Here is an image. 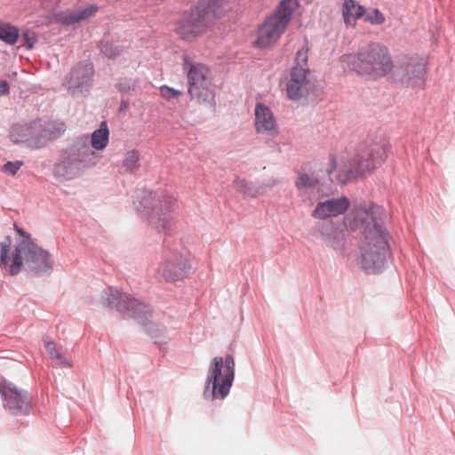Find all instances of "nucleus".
I'll use <instances>...</instances> for the list:
<instances>
[{
	"instance_id": "28",
	"label": "nucleus",
	"mask_w": 455,
	"mask_h": 455,
	"mask_svg": "<svg viewBox=\"0 0 455 455\" xmlns=\"http://www.w3.org/2000/svg\"><path fill=\"white\" fill-rule=\"evenodd\" d=\"M223 4L224 0H199L195 7L208 19L209 14L219 16L221 13Z\"/></svg>"
},
{
	"instance_id": "34",
	"label": "nucleus",
	"mask_w": 455,
	"mask_h": 455,
	"mask_svg": "<svg viewBox=\"0 0 455 455\" xmlns=\"http://www.w3.org/2000/svg\"><path fill=\"white\" fill-rule=\"evenodd\" d=\"M323 92V88L321 84L316 80H311L309 78L308 84L305 86L302 92L303 98H312L314 100L319 98Z\"/></svg>"
},
{
	"instance_id": "17",
	"label": "nucleus",
	"mask_w": 455,
	"mask_h": 455,
	"mask_svg": "<svg viewBox=\"0 0 455 455\" xmlns=\"http://www.w3.org/2000/svg\"><path fill=\"white\" fill-rule=\"evenodd\" d=\"M85 169L81 160L71 156L69 150L62 149L57 162L53 165V174L57 179L62 178L66 180L79 177Z\"/></svg>"
},
{
	"instance_id": "18",
	"label": "nucleus",
	"mask_w": 455,
	"mask_h": 455,
	"mask_svg": "<svg viewBox=\"0 0 455 455\" xmlns=\"http://www.w3.org/2000/svg\"><path fill=\"white\" fill-rule=\"evenodd\" d=\"M254 127L257 132L276 136L279 133L276 119L271 108L257 102L254 108Z\"/></svg>"
},
{
	"instance_id": "24",
	"label": "nucleus",
	"mask_w": 455,
	"mask_h": 455,
	"mask_svg": "<svg viewBox=\"0 0 455 455\" xmlns=\"http://www.w3.org/2000/svg\"><path fill=\"white\" fill-rule=\"evenodd\" d=\"M20 38V29L12 22L0 20V41L6 45L14 46Z\"/></svg>"
},
{
	"instance_id": "21",
	"label": "nucleus",
	"mask_w": 455,
	"mask_h": 455,
	"mask_svg": "<svg viewBox=\"0 0 455 455\" xmlns=\"http://www.w3.org/2000/svg\"><path fill=\"white\" fill-rule=\"evenodd\" d=\"M235 190L242 194L243 196L256 198L263 196L272 188L274 184L261 183L248 181L245 179L235 178L233 181Z\"/></svg>"
},
{
	"instance_id": "30",
	"label": "nucleus",
	"mask_w": 455,
	"mask_h": 455,
	"mask_svg": "<svg viewBox=\"0 0 455 455\" xmlns=\"http://www.w3.org/2000/svg\"><path fill=\"white\" fill-rule=\"evenodd\" d=\"M140 154L137 149L128 150L122 162L123 167L125 172L133 173L140 168Z\"/></svg>"
},
{
	"instance_id": "43",
	"label": "nucleus",
	"mask_w": 455,
	"mask_h": 455,
	"mask_svg": "<svg viewBox=\"0 0 455 455\" xmlns=\"http://www.w3.org/2000/svg\"><path fill=\"white\" fill-rule=\"evenodd\" d=\"M99 9L100 7L98 4H91L87 7L82 8L76 12L78 13L80 20L83 21L95 15Z\"/></svg>"
},
{
	"instance_id": "20",
	"label": "nucleus",
	"mask_w": 455,
	"mask_h": 455,
	"mask_svg": "<svg viewBox=\"0 0 455 455\" xmlns=\"http://www.w3.org/2000/svg\"><path fill=\"white\" fill-rule=\"evenodd\" d=\"M64 150H69L71 156L81 160L83 167L86 170L97 164V156L86 144L85 137H77Z\"/></svg>"
},
{
	"instance_id": "37",
	"label": "nucleus",
	"mask_w": 455,
	"mask_h": 455,
	"mask_svg": "<svg viewBox=\"0 0 455 455\" xmlns=\"http://www.w3.org/2000/svg\"><path fill=\"white\" fill-rule=\"evenodd\" d=\"M137 81L131 77H119L115 84V88L121 94H128L136 87Z\"/></svg>"
},
{
	"instance_id": "36",
	"label": "nucleus",
	"mask_w": 455,
	"mask_h": 455,
	"mask_svg": "<svg viewBox=\"0 0 455 455\" xmlns=\"http://www.w3.org/2000/svg\"><path fill=\"white\" fill-rule=\"evenodd\" d=\"M299 6V0H280L275 10H276V13L283 12L292 17Z\"/></svg>"
},
{
	"instance_id": "6",
	"label": "nucleus",
	"mask_w": 455,
	"mask_h": 455,
	"mask_svg": "<svg viewBox=\"0 0 455 455\" xmlns=\"http://www.w3.org/2000/svg\"><path fill=\"white\" fill-rule=\"evenodd\" d=\"M235 376V358L231 354L215 356L208 368L204 387L207 401L224 400L230 393Z\"/></svg>"
},
{
	"instance_id": "45",
	"label": "nucleus",
	"mask_w": 455,
	"mask_h": 455,
	"mask_svg": "<svg viewBox=\"0 0 455 455\" xmlns=\"http://www.w3.org/2000/svg\"><path fill=\"white\" fill-rule=\"evenodd\" d=\"M10 93V84L6 79L0 80V96H5Z\"/></svg>"
},
{
	"instance_id": "15",
	"label": "nucleus",
	"mask_w": 455,
	"mask_h": 455,
	"mask_svg": "<svg viewBox=\"0 0 455 455\" xmlns=\"http://www.w3.org/2000/svg\"><path fill=\"white\" fill-rule=\"evenodd\" d=\"M94 75L93 63L88 60H80L67 74L63 85L73 94L87 93L92 87Z\"/></svg>"
},
{
	"instance_id": "46",
	"label": "nucleus",
	"mask_w": 455,
	"mask_h": 455,
	"mask_svg": "<svg viewBox=\"0 0 455 455\" xmlns=\"http://www.w3.org/2000/svg\"><path fill=\"white\" fill-rule=\"evenodd\" d=\"M130 102L127 99L122 98L118 107V112L122 113L128 109Z\"/></svg>"
},
{
	"instance_id": "19",
	"label": "nucleus",
	"mask_w": 455,
	"mask_h": 455,
	"mask_svg": "<svg viewBox=\"0 0 455 455\" xmlns=\"http://www.w3.org/2000/svg\"><path fill=\"white\" fill-rule=\"evenodd\" d=\"M311 73L309 68L298 69L297 68H291L290 79L286 84V96L290 100H298L303 98L302 92L305 86L308 84V75Z\"/></svg>"
},
{
	"instance_id": "2",
	"label": "nucleus",
	"mask_w": 455,
	"mask_h": 455,
	"mask_svg": "<svg viewBox=\"0 0 455 455\" xmlns=\"http://www.w3.org/2000/svg\"><path fill=\"white\" fill-rule=\"evenodd\" d=\"M13 228L19 238L12 249V261L7 275L15 276L22 270L36 277L50 274L54 265L51 253L37 244L31 234L17 223L13 224Z\"/></svg>"
},
{
	"instance_id": "16",
	"label": "nucleus",
	"mask_w": 455,
	"mask_h": 455,
	"mask_svg": "<svg viewBox=\"0 0 455 455\" xmlns=\"http://www.w3.org/2000/svg\"><path fill=\"white\" fill-rule=\"evenodd\" d=\"M207 28V19L194 6L178 22V32L183 38H198Z\"/></svg>"
},
{
	"instance_id": "1",
	"label": "nucleus",
	"mask_w": 455,
	"mask_h": 455,
	"mask_svg": "<svg viewBox=\"0 0 455 455\" xmlns=\"http://www.w3.org/2000/svg\"><path fill=\"white\" fill-rule=\"evenodd\" d=\"M133 206L141 218L166 236L162 244V261L156 277L175 283L188 276L192 268L188 251L170 235L172 226L175 200L163 191L137 189Z\"/></svg>"
},
{
	"instance_id": "8",
	"label": "nucleus",
	"mask_w": 455,
	"mask_h": 455,
	"mask_svg": "<svg viewBox=\"0 0 455 455\" xmlns=\"http://www.w3.org/2000/svg\"><path fill=\"white\" fill-rule=\"evenodd\" d=\"M387 158L384 147L373 145L362 152H357L350 161L348 168H340L334 178L338 184L347 183L379 167Z\"/></svg>"
},
{
	"instance_id": "29",
	"label": "nucleus",
	"mask_w": 455,
	"mask_h": 455,
	"mask_svg": "<svg viewBox=\"0 0 455 455\" xmlns=\"http://www.w3.org/2000/svg\"><path fill=\"white\" fill-rule=\"evenodd\" d=\"M97 47L100 53L108 60L116 59L124 51L123 45L104 39L98 42Z\"/></svg>"
},
{
	"instance_id": "41",
	"label": "nucleus",
	"mask_w": 455,
	"mask_h": 455,
	"mask_svg": "<svg viewBox=\"0 0 455 455\" xmlns=\"http://www.w3.org/2000/svg\"><path fill=\"white\" fill-rule=\"evenodd\" d=\"M324 204V201L318 202L312 212V216L320 219L319 220H331L329 219V217H331V212L327 211Z\"/></svg>"
},
{
	"instance_id": "31",
	"label": "nucleus",
	"mask_w": 455,
	"mask_h": 455,
	"mask_svg": "<svg viewBox=\"0 0 455 455\" xmlns=\"http://www.w3.org/2000/svg\"><path fill=\"white\" fill-rule=\"evenodd\" d=\"M320 184L321 180L319 178L311 177L306 172H299L298 179L295 181V187L299 190L313 188Z\"/></svg>"
},
{
	"instance_id": "42",
	"label": "nucleus",
	"mask_w": 455,
	"mask_h": 455,
	"mask_svg": "<svg viewBox=\"0 0 455 455\" xmlns=\"http://www.w3.org/2000/svg\"><path fill=\"white\" fill-rule=\"evenodd\" d=\"M22 165H23V161H21V160L7 161L2 166V171L7 174L14 176L19 172V170L21 168Z\"/></svg>"
},
{
	"instance_id": "22",
	"label": "nucleus",
	"mask_w": 455,
	"mask_h": 455,
	"mask_svg": "<svg viewBox=\"0 0 455 455\" xmlns=\"http://www.w3.org/2000/svg\"><path fill=\"white\" fill-rule=\"evenodd\" d=\"M109 128L107 121L100 122L99 127L90 134H83L80 137L86 138V144L92 150H104L109 142Z\"/></svg>"
},
{
	"instance_id": "33",
	"label": "nucleus",
	"mask_w": 455,
	"mask_h": 455,
	"mask_svg": "<svg viewBox=\"0 0 455 455\" xmlns=\"http://www.w3.org/2000/svg\"><path fill=\"white\" fill-rule=\"evenodd\" d=\"M21 44L20 47H24L27 50H32L35 47L38 40L37 33L30 28H26L22 32H20Z\"/></svg>"
},
{
	"instance_id": "5",
	"label": "nucleus",
	"mask_w": 455,
	"mask_h": 455,
	"mask_svg": "<svg viewBox=\"0 0 455 455\" xmlns=\"http://www.w3.org/2000/svg\"><path fill=\"white\" fill-rule=\"evenodd\" d=\"M342 63L351 71L361 76L381 77L392 70L391 57L387 47L371 44L359 49L356 54H344Z\"/></svg>"
},
{
	"instance_id": "40",
	"label": "nucleus",
	"mask_w": 455,
	"mask_h": 455,
	"mask_svg": "<svg viewBox=\"0 0 455 455\" xmlns=\"http://www.w3.org/2000/svg\"><path fill=\"white\" fill-rule=\"evenodd\" d=\"M159 92L160 95L167 100L177 99L184 93L183 91L175 89L167 84L161 85L159 88Z\"/></svg>"
},
{
	"instance_id": "39",
	"label": "nucleus",
	"mask_w": 455,
	"mask_h": 455,
	"mask_svg": "<svg viewBox=\"0 0 455 455\" xmlns=\"http://www.w3.org/2000/svg\"><path fill=\"white\" fill-rule=\"evenodd\" d=\"M307 52L308 48L307 45L298 50L294 59V65L291 68H297L298 69H307L308 61Z\"/></svg>"
},
{
	"instance_id": "10",
	"label": "nucleus",
	"mask_w": 455,
	"mask_h": 455,
	"mask_svg": "<svg viewBox=\"0 0 455 455\" xmlns=\"http://www.w3.org/2000/svg\"><path fill=\"white\" fill-rule=\"evenodd\" d=\"M389 235H380L372 239L362 241L359 265L367 274L380 273L390 256Z\"/></svg>"
},
{
	"instance_id": "4",
	"label": "nucleus",
	"mask_w": 455,
	"mask_h": 455,
	"mask_svg": "<svg viewBox=\"0 0 455 455\" xmlns=\"http://www.w3.org/2000/svg\"><path fill=\"white\" fill-rule=\"evenodd\" d=\"M386 212L383 206L372 202L354 201L350 212L342 218L347 231L356 233L361 241L372 239L380 235H389L385 227Z\"/></svg>"
},
{
	"instance_id": "7",
	"label": "nucleus",
	"mask_w": 455,
	"mask_h": 455,
	"mask_svg": "<svg viewBox=\"0 0 455 455\" xmlns=\"http://www.w3.org/2000/svg\"><path fill=\"white\" fill-rule=\"evenodd\" d=\"M182 69L188 79V93L190 100L207 104L216 110L215 90L210 78V68L202 62H195L188 54L182 56Z\"/></svg>"
},
{
	"instance_id": "25",
	"label": "nucleus",
	"mask_w": 455,
	"mask_h": 455,
	"mask_svg": "<svg viewBox=\"0 0 455 455\" xmlns=\"http://www.w3.org/2000/svg\"><path fill=\"white\" fill-rule=\"evenodd\" d=\"M30 122L14 124L10 129V139L14 144L23 143L30 148Z\"/></svg>"
},
{
	"instance_id": "13",
	"label": "nucleus",
	"mask_w": 455,
	"mask_h": 455,
	"mask_svg": "<svg viewBox=\"0 0 455 455\" xmlns=\"http://www.w3.org/2000/svg\"><path fill=\"white\" fill-rule=\"evenodd\" d=\"M347 226L342 219L336 220H318L310 228L309 235L323 241L335 251L345 247Z\"/></svg>"
},
{
	"instance_id": "38",
	"label": "nucleus",
	"mask_w": 455,
	"mask_h": 455,
	"mask_svg": "<svg viewBox=\"0 0 455 455\" xmlns=\"http://www.w3.org/2000/svg\"><path fill=\"white\" fill-rule=\"evenodd\" d=\"M363 19L364 21L369 22L371 25H380L385 21L384 14L378 8L366 9Z\"/></svg>"
},
{
	"instance_id": "3",
	"label": "nucleus",
	"mask_w": 455,
	"mask_h": 455,
	"mask_svg": "<svg viewBox=\"0 0 455 455\" xmlns=\"http://www.w3.org/2000/svg\"><path fill=\"white\" fill-rule=\"evenodd\" d=\"M103 304L116 309L120 313H127L135 319L139 324L145 328L147 334L154 340V343L163 348L168 343L166 328L164 325L148 320V315L153 311L150 304L140 298L127 293H122L118 289L109 286L103 290L101 294Z\"/></svg>"
},
{
	"instance_id": "12",
	"label": "nucleus",
	"mask_w": 455,
	"mask_h": 455,
	"mask_svg": "<svg viewBox=\"0 0 455 455\" xmlns=\"http://www.w3.org/2000/svg\"><path fill=\"white\" fill-rule=\"evenodd\" d=\"M0 395L3 405L15 416L28 415L32 407V397L28 391L20 389L5 377H0Z\"/></svg>"
},
{
	"instance_id": "9",
	"label": "nucleus",
	"mask_w": 455,
	"mask_h": 455,
	"mask_svg": "<svg viewBox=\"0 0 455 455\" xmlns=\"http://www.w3.org/2000/svg\"><path fill=\"white\" fill-rule=\"evenodd\" d=\"M393 80L407 88L423 87L427 80V62L417 55H400L392 62Z\"/></svg>"
},
{
	"instance_id": "27",
	"label": "nucleus",
	"mask_w": 455,
	"mask_h": 455,
	"mask_svg": "<svg viewBox=\"0 0 455 455\" xmlns=\"http://www.w3.org/2000/svg\"><path fill=\"white\" fill-rule=\"evenodd\" d=\"M12 243L11 235H6L0 243V269L5 274L10 270L12 261V251H11Z\"/></svg>"
},
{
	"instance_id": "11",
	"label": "nucleus",
	"mask_w": 455,
	"mask_h": 455,
	"mask_svg": "<svg viewBox=\"0 0 455 455\" xmlns=\"http://www.w3.org/2000/svg\"><path fill=\"white\" fill-rule=\"evenodd\" d=\"M292 17L274 10L258 28V36L254 42L256 48L264 50L278 42L285 32Z\"/></svg>"
},
{
	"instance_id": "35",
	"label": "nucleus",
	"mask_w": 455,
	"mask_h": 455,
	"mask_svg": "<svg viewBox=\"0 0 455 455\" xmlns=\"http://www.w3.org/2000/svg\"><path fill=\"white\" fill-rule=\"evenodd\" d=\"M44 348L52 359L58 360L62 366H71L69 361L56 349L55 343L52 340H44Z\"/></svg>"
},
{
	"instance_id": "32",
	"label": "nucleus",
	"mask_w": 455,
	"mask_h": 455,
	"mask_svg": "<svg viewBox=\"0 0 455 455\" xmlns=\"http://www.w3.org/2000/svg\"><path fill=\"white\" fill-rule=\"evenodd\" d=\"M56 23L70 26L81 22L77 12L60 11L54 14Z\"/></svg>"
},
{
	"instance_id": "26",
	"label": "nucleus",
	"mask_w": 455,
	"mask_h": 455,
	"mask_svg": "<svg viewBox=\"0 0 455 455\" xmlns=\"http://www.w3.org/2000/svg\"><path fill=\"white\" fill-rule=\"evenodd\" d=\"M324 204L327 207V211L331 212V217L344 214L351 206V202L345 196L337 198H328L324 200Z\"/></svg>"
},
{
	"instance_id": "44",
	"label": "nucleus",
	"mask_w": 455,
	"mask_h": 455,
	"mask_svg": "<svg viewBox=\"0 0 455 455\" xmlns=\"http://www.w3.org/2000/svg\"><path fill=\"white\" fill-rule=\"evenodd\" d=\"M336 168H337L336 156H335L334 154H330V156H329V164H328V168L326 169V172H327L331 181H333V179H332L331 175L336 171Z\"/></svg>"
},
{
	"instance_id": "23",
	"label": "nucleus",
	"mask_w": 455,
	"mask_h": 455,
	"mask_svg": "<svg viewBox=\"0 0 455 455\" xmlns=\"http://www.w3.org/2000/svg\"><path fill=\"white\" fill-rule=\"evenodd\" d=\"M366 8L355 0H345L343 3L342 15L344 23L348 26L351 20H356L363 19Z\"/></svg>"
},
{
	"instance_id": "14",
	"label": "nucleus",
	"mask_w": 455,
	"mask_h": 455,
	"mask_svg": "<svg viewBox=\"0 0 455 455\" xmlns=\"http://www.w3.org/2000/svg\"><path fill=\"white\" fill-rule=\"evenodd\" d=\"M30 148L38 149L59 139L66 131L61 121L36 118L30 121Z\"/></svg>"
}]
</instances>
